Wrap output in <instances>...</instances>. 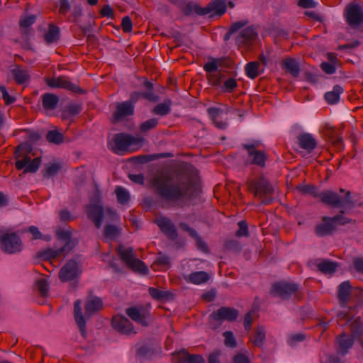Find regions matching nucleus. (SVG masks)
Returning <instances> with one entry per match:
<instances>
[{"label":"nucleus","mask_w":363,"mask_h":363,"mask_svg":"<svg viewBox=\"0 0 363 363\" xmlns=\"http://www.w3.org/2000/svg\"><path fill=\"white\" fill-rule=\"evenodd\" d=\"M150 186L162 199L172 202L189 199L196 190V182L189 177L172 178L164 174L155 175Z\"/></svg>","instance_id":"f257e3e1"},{"label":"nucleus","mask_w":363,"mask_h":363,"mask_svg":"<svg viewBox=\"0 0 363 363\" xmlns=\"http://www.w3.org/2000/svg\"><path fill=\"white\" fill-rule=\"evenodd\" d=\"M85 315L82 313V303L77 300L74 303L73 315L76 325L81 335L85 337L86 335V320L93 313L100 311L103 308V302L98 296H89L85 304Z\"/></svg>","instance_id":"f03ea898"},{"label":"nucleus","mask_w":363,"mask_h":363,"mask_svg":"<svg viewBox=\"0 0 363 363\" xmlns=\"http://www.w3.org/2000/svg\"><path fill=\"white\" fill-rule=\"evenodd\" d=\"M88 217L91 219L99 228L103 222L108 223L118 220V215L109 208H103L101 205L91 202L86 207Z\"/></svg>","instance_id":"7ed1b4c3"},{"label":"nucleus","mask_w":363,"mask_h":363,"mask_svg":"<svg viewBox=\"0 0 363 363\" xmlns=\"http://www.w3.org/2000/svg\"><path fill=\"white\" fill-rule=\"evenodd\" d=\"M57 235L62 246L60 248L54 247L45 250L43 252V256L47 259L65 257L69 254L77 244V241L72 239L71 233L69 231H58Z\"/></svg>","instance_id":"20e7f679"},{"label":"nucleus","mask_w":363,"mask_h":363,"mask_svg":"<svg viewBox=\"0 0 363 363\" xmlns=\"http://www.w3.org/2000/svg\"><path fill=\"white\" fill-rule=\"evenodd\" d=\"M143 140V138L140 137H133L128 134L120 133L113 137L110 145L115 153L121 155L130 149L138 148Z\"/></svg>","instance_id":"39448f33"},{"label":"nucleus","mask_w":363,"mask_h":363,"mask_svg":"<svg viewBox=\"0 0 363 363\" xmlns=\"http://www.w3.org/2000/svg\"><path fill=\"white\" fill-rule=\"evenodd\" d=\"M118 253L121 259L126 264V265L135 272L142 274H147L148 269L146 265L139 259L136 257L133 250L131 247H125L119 246L117 249Z\"/></svg>","instance_id":"423d86ee"},{"label":"nucleus","mask_w":363,"mask_h":363,"mask_svg":"<svg viewBox=\"0 0 363 363\" xmlns=\"http://www.w3.org/2000/svg\"><path fill=\"white\" fill-rule=\"evenodd\" d=\"M0 247L7 254H15L23 249V242L16 233H4L0 236Z\"/></svg>","instance_id":"0eeeda50"},{"label":"nucleus","mask_w":363,"mask_h":363,"mask_svg":"<svg viewBox=\"0 0 363 363\" xmlns=\"http://www.w3.org/2000/svg\"><path fill=\"white\" fill-rule=\"evenodd\" d=\"M249 189L254 192L255 196L262 198V204L267 205L271 203L273 189L268 181L264 179L251 181L249 183Z\"/></svg>","instance_id":"6e6552de"},{"label":"nucleus","mask_w":363,"mask_h":363,"mask_svg":"<svg viewBox=\"0 0 363 363\" xmlns=\"http://www.w3.org/2000/svg\"><path fill=\"white\" fill-rule=\"evenodd\" d=\"M350 220L343 216L339 215L333 218L324 217L321 223L315 228V233L318 236H325L333 232L337 224L344 225Z\"/></svg>","instance_id":"1a4fd4ad"},{"label":"nucleus","mask_w":363,"mask_h":363,"mask_svg":"<svg viewBox=\"0 0 363 363\" xmlns=\"http://www.w3.org/2000/svg\"><path fill=\"white\" fill-rule=\"evenodd\" d=\"M150 304L133 306L126 308L125 313L133 321L147 326L150 316Z\"/></svg>","instance_id":"9d476101"},{"label":"nucleus","mask_w":363,"mask_h":363,"mask_svg":"<svg viewBox=\"0 0 363 363\" xmlns=\"http://www.w3.org/2000/svg\"><path fill=\"white\" fill-rule=\"evenodd\" d=\"M138 94V93H133L129 101L118 103L116 104V110L113 114V119L115 121H121L125 117L133 114L134 104L137 101V99L135 98V96Z\"/></svg>","instance_id":"9b49d317"},{"label":"nucleus","mask_w":363,"mask_h":363,"mask_svg":"<svg viewBox=\"0 0 363 363\" xmlns=\"http://www.w3.org/2000/svg\"><path fill=\"white\" fill-rule=\"evenodd\" d=\"M259 145V142L256 141L252 143L245 144L243 147L247 151L248 158L251 164L264 167L267 156L263 151L257 150Z\"/></svg>","instance_id":"f8f14e48"},{"label":"nucleus","mask_w":363,"mask_h":363,"mask_svg":"<svg viewBox=\"0 0 363 363\" xmlns=\"http://www.w3.org/2000/svg\"><path fill=\"white\" fill-rule=\"evenodd\" d=\"M82 272L79 264L74 260L68 261L60 270L59 278L65 282L77 278Z\"/></svg>","instance_id":"ddd939ff"},{"label":"nucleus","mask_w":363,"mask_h":363,"mask_svg":"<svg viewBox=\"0 0 363 363\" xmlns=\"http://www.w3.org/2000/svg\"><path fill=\"white\" fill-rule=\"evenodd\" d=\"M319 197L322 202L333 206H345L351 202L349 192L341 199L335 192L325 191L320 193Z\"/></svg>","instance_id":"4468645a"},{"label":"nucleus","mask_w":363,"mask_h":363,"mask_svg":"<svg viewBox=\"0 0 363 363\" xmlns=\"http://www.w3.org/2000/svg\"><path fill=\"white\" fill-rule=\"evenodd\" d=\"M239 315L238 310L230 307H221L210 315V319L214 321H235Z\"/></svg>","instance_id":"2eb2a0df"},{"label":"nucleus","mask_w":363,"mask_h":363,"mask_svg":"<svg viewBox=\"0 0 363 363\" xmlns=\"http://www.w3.org/2000/svg\"><path fill=\"white\" fill-rule=\"evenodd\" d=\"M47 85L51 88H62L78 92L79 88L72 83L69 79L65 76H60L58 77H47L45 79Z\"/></svg>","instance_id":"dca6fc26"},{"label":"nucleus","mask_w":363,"mask_h":363,"mask_svg":"<svg viewBox=\"0 0 363 363\" xmlns=\"http://www.w3.org/2000/svg\"><path fill=\"white\" fill-rule=\"evenodd\" d=\"M111 324L116 330L122 334L130 335L136 333L132 323L123 315H118L113 316Z\"/></svg>","instance_id":"f3484780"},{"label":"nucleus","mask_w":363,"mask_h":363,"mask_svg":"<svg viewBox=\"0 0 363 363\" xmlns=\"http://www.w3.org/2000/svg\"><path fill=\"white\" fill-rule=\"evenodd\" d=\"M346 21L352 26H357L363 21V11L357 4H350L346 9Z\"/></svg>","instance_id":"a211bd4d"},{"label":"nucleus","mask_w":363,"mask_h":363,"mask_svg":"<svg viewBox=\"0 0 363 363\" xmlns=\"http://www.w3.org/2000/svg\"><path fill=\"white\" fill-rule=\"evenodd\" d=\"M298 292H299L298 286L294 282L281 281L272 286V293L277 295H291Z\"/></svg>","instance_id":"6ab92c4d"},{"label":"nucleus","mask_w":363,"mask_h":363,"mask_svg":"<svg viewBox=\"0 0 363 363\" xmlns=\"http://www.w3.org/2000/svg\"><path fill=\"white\" fill-rule=\"evenodd\" d=\"M40 159L36 157L33 160L29 156H24L22 159L18 160L16 162V167L18 169L25 168L24 172H35L40 166Z\"/></svg>","instance_id":"aec40b11"},{"label":"nucleus","mask_w":363,"mask_h":363,"mask_svg":"<svg viewBox=\"0 0 363 363\" xmlns=\"http://www.w3.org/2000/svg\"><path fill=\"white\" fill-rule=\"evenodd\" d=\"M257 32L253 27H247L243 29L236 36V43L238 45H248L257 38Z\"/></svg>","instance_id":"412c9836"},{"label":"nucleus","mask_w":363,"mask_h":363,"mask_svg":"<svg viewBox=\"0 0 363 363\" xmlns=\"http://www.w3.org/2000/svg\"><path fill=\"white\" fill-rule=\"evenodd\" d=\"M155 223L160 227L161 230L171 238H175L177 230L172 221L163 216H160L155 220Z\"/></svg>","instance_id":"4be33fe9"},{"label":"nucleus","mask_w":363,"mask_h":363,"mask_svg":"<svg viewBox=\"0 0 363 363\" xmlns=\"http://www.w3.org/2000/svg\"><path fill=\"white\" fill-rule=\"evenodd\" d=\"M228 111V107H225L224 108L211 107L208 108V113L211 118L213 121V123L216 125V126L220 129H225L228 125L226 122L219 121L220 115L223 113H226Z\"/></svg>","instance_id":"5701e85b"},{"label":"nucleus","mask_w":363,"mask_h":363,"mask_svg":"<svg viewBox=\"0 0 363 363\" xmlns=\"http://www.w3.org/2000/svg\"><path fill=\"white\" fill-rule=\"evenodd\" d=\"M299 146L307 150L308 152L313 151L317 145L315 139L310 133H303L298 138Z\"/></svg>","instance_id":"b1692460"},{"label":"nucleus","mask_w":363,"mask_h":363,"mask_svg":"<svg viewBox=\"0 0 363 363\" xmlns=\"http://www.w3.org/2000/svg\"><path fill=\"white\" fill-rule=\"evenodd\" d=\"M315 264L318 270L325 274H333L338 267L337 262L328 259H318L315 261Z\"/></svg>","instance_id":"393cba45"},{"label":"nucleus","mask_w":363,"mask_h":363,"mask_svg":"<svg viewBox=\"0 0 363 363\" xmlns=\"http://www.w3.org/2000/svg\"><path fill=\"white\" fill-rule=\"evenodd\" d=\"M210 274L203 271L191 272L186 277V280L194 284H202L210 279Z\"/></svg>","instance_id":"a878e982"},{"label":"nucleus","mask_w":363,"mask_h":363,"mask_svg":"<svg viewBox=\"0 0 363 363\" xmlns=\"http://www.w3.org/2000/svg\"><path fill=\"white\" fill-rule=\"evenodd\" d=\"M226 11V6L224 2L217 1L213 4H209L203 12V14L210 13L211 16H221Z\"/></svg>","instance_id":"bb28decb"},{"label":"nucleus","mask_w":363,"mask_h":363,"mask_svg":"<svg viewBox=\"0 0 363 363\" xmlns=\"http://www.w3.org/2000/svg\"><path fill=\"white\" fill-rule=\"evenodd\" d=\"M281 67L292 76L296 77L299 74V66L296 60L293 58H286L281 61Z\"/></svg>","instance_id":"cd10ccee"},{"label":"nucleus","mask_w":363,"mask_h":363,"mask_svg":"<svg viewBox=\"0 0 363 363\" xmlns=\"http://www.w3.org/2000/svg\"><path fill=\"white\" fill-rule=\"evenodd\" d=\"M42 103L45 110H53L59 102L57 96L53 94L46 93L42 95Z\"/></svg>","instance_id":"c85d7f7f"},{"label":"nucleus","mask_w":363,"mask_h":363,"mask_svg":"<svg viewBox=\"0 0 363 363\" xmlns=\"http://www.w3.org/2000/svg\"><path fill=\"white\" fill-rule=\"evenodd\" d=\"M343 89L339 86L335 85L331 91H328L325 94V99L330 104H334L339 101L340 96L342 93Z\"/></svg>","instance_id":"c756f323"},{"label":"nucleus","mask_w":363,"mask_h":363,"mask_svg":"<svg viewBox=\"0 0 363 363\" xmlns=\"http://www.w3.org/2000/svg\"><path fill=\"white\" fill-rule=\"evenodd\" d=\"M60 36L59 28L54 25L49 26L48 32L45 35V40L47 43L50 44L56 42Z\"/></svg>","instance_id":"7c9ffc66"},{"label":"nucleus","mask_w":363,"mask_h":363,"mask_svg":"<svg viewBox=\"0 0 363 363\" xmlns=\"http://www.w3.org/2000/svg\"><path fill=\"white\" fill-rule=\"evenodd\" d=\"M13 76L14 77V79L18 84H25L26 83L30 78V76L27 72V70L21 69V68H16L12 70Z\"/></svg>","instance_id":"2f4dec72"},{"label":"nucleus","mask_w":363,"mask_h":363,"mask_svg":"<svg viewBox=\"0 0 363 363\" xmlns=\"http://www.w3.org/2000/svg\"><path fill=\"white\" fill-rule=\"evenodd\" d=\"M115 193L119 203L122 205H125L128 203L130 196L129 191L126 189L122 186H117L116 188Z\"/></svg>","instance_id":"473e14b6"},{"label":"nucleus","mask_w":363,"mask_h":363,"mask_svg":"<svg viewBox=\"0 0 363 363\" xmlns=\"http://www.w3.org/2000/svg\"><path fill=\"white\" fill-rule=\"evenodd\" d=\"M171 101L167 99L164 102L157 104L154 109L152 113L159 116H165L170 112Z\"/></svg>","instance_id":"72a5a7b5"},{"label":"nucleus","mask_w":363,"mask_h":363,"mask_svg":"<svg viewBox=\"0 0 363 363\" xmlns=\"http://www.w3.org/2000/svg\"><path fill=\"white\" fill-rule=\"evenodd\" d=\"M339 352L345 354L353 345V339L345 335H340L338 338Z\"/></svg>","instance_id":"f704fd0d"},{"label":"nucleus","mask_w":363,"mask_h":363,"mask_svg":"<svg viewBox=\"0 0 363 363\" xmlns=\"http://www.w3.org/2000/svg\"><path fill=\"white\" fill-rule=\"evenodd\" d=\"M357 289H354L349 281L342 282L337 287V295H350L357 294Z\"/></svg>","instance_id":"c9c22d12"},{"label":"nucleus","mask_w":363,"mask_h":363,"mask_svg":"<svg viewBox=\"0 0 363 363\" xmlns=\"http://www.w3.org/2000/svg\"><path fill=\"white\" fill-rule=\"evenodd\" d=\"M259 64L257 62H251L245 65V72L247 76L250 79L256 78L259 74Z\"/></svg>","instance_id":"e433bc0d"},{"label":"nucleus","mask_w":363,"mask_h":363,"mask_svg":"<svg viewBox=\"0 0 363 363\" xmlns=\"http://www.w3.org/2000/svg\"><path fill=\"white\" fill-rule=\"evenodd\" d=\"M265 339V331L262 327H259L250 340L254 345L261 347Z\"/></svg>","instance_id":"4c0bfd02"},{"label":"nucleus","mask_w":363,"mask_h":363,"mask_svg":"<svg viewBox=\"0 0 363 363\" xmlns=\"http://www.w3.org/2000/svg\"><path fill=\"white\" fill-rule=\"evenodd\" d=\"M120 234V230L115 225H107L104 228V237L107 240L116 238Z\"/></svg>","instance_id":"58836bf2"},{"label":"nucleus","mask_w":363,"mask_h":363,"mask_svg":"<svg viewBox=\"0 0 363 363\" xmlns=\"http://www.w3.org/2000/svg\"><path fill=\"white\" fill-rule=\"evenodd\" d=\"M238 87V83L235 79L229 77L223 80L221 91L231 93Z\"/></svg>","instance_id":"ea45409f"},{"label":"nucleus","mask_w":363,"mask_h":363,"mask_svg":"<svg viewBox=\"0 0 363 363\" xmlns=\"http://www.w3.org/2000/svg\"><path fill=\"white\" fill-rule=\"evenodd\" d=\"M257 309L252 308L248 313L245 314L244 318V326L246 330L249 331L251 328L252 323L256 318Z\"/></svg>","instance_id":"a19ab883"},{"label":"nucleus","mask_w":363,"mask_h":363,"mask_svg":"<svg viewBox=\"0 0 363 363\" xmlns=\"http://www.w3.org/2000/svg\"><path fill=\"white\" fill-rule=\"evenodd\" d=\"M47 139L50 143L55 144H60L64 140L63 135L57 130H50L47 134Z\"/></svg>","instance_id":"79ce46f5"},{"label":"nucleus","mask_w":363,"mask_h":363,"mask_svg":"<svg viewBox=\"0 0 363 363\" xmlns=\"http://www.w3.org/2000/svg\"><path fill=\"white\" fill-rule=\"evenodd\" d=\"M180 228L182 230L188 232L190 236H191L193 238L196 239L197 240V242H198V245H199V247H201L202 246L205 247V244L201 242L200 238L199 237V235L195 230L190 228L187 224L183 223H180Z\"/></svg>","instance_id":"37998d69"},{"label":"nucleus","mask_w":363,"mask_h":363,"mask_svg":"<svg viewBox=\"0 0 363 363\" xmlns=\"http://www.w3.org/2000/svg\"><path fill=\"white\" fill-rule=\"evenodd\" d=\"M61 169V165L59 163H50L47 165L45 169V177H53L56 175Z\"/></svg>","instance_id":"c03bdc74"},{"label":"nucleus","mask_w":363,"mask_h":363,"mask_svg":"<svg viewBox=\"0 0 363 363\" xmlns=\"http://www.w3.org/2000/svg\"><path fill=\"white\" fill-rule=\"evenodd\" d=\"M36 20L35 15L23 16L20 19V26L21 29H26L33 25Z\"/></svg>","instance_id":"a18cd8bd"},{"label":"nucleus","mask_w":363,"mask_h":363,"mask_svg":"<svg viewBox=\"0 0 363 363\" xmlns=\"http://www.w3.org/2000/svg\"><path fill=\"white\" fill-rule=\"evenodd\" d=\"M35 286L42 295H45L49 291V284L48 280L45 278L37 280Z\"/></svg>","instance_id":"49530a36"},{"label":"nucleus","mask_w":363,"mask_h":363,"mask_svg":"<svg viewBox=\"0 0 363 363\" xmlns=\"http://www.w3.org/2000/svg\"><path fill=\"white\" fill-rule=\"evenodd\" d=\"M157 123L158 120L157 118L149 119L140 124V130L143 132H146L156 127Z\"/></svg>","instance_id":"de8ad7c7"},{"label":"nucleus","mask_w":363,"mask_h":363,"mask_svg":"<svg viewBox=\"0 0 363 363\" xmlns=\"http://www.w3.org/2000/svg\"><path fill=\"white\" fill-rule=\"evenodd\" d=\"M209 81L211 85L216 86L217 89L221 91V86H223V81L220 74L211 75L209 77Z\"/></svg>","instance_id":"09e8293b"},{"label":"nucleus","mask_w":363,"mask_h":363,"mask_svg":"<svg viewBox=\"0 0 363 363\" xmlns=\"http://www.w3.org/2000/svg\"><path fill=\"white\" fill-rule=\"evenodd\" d=\"M225 337V345L227 347H235L236 346V341L231 331H226L223 333Z\"/></svg>","instance_id":"8fccbe9b"},{"label":"nucleus","mask_w":363,"mask_h":363,"mask_svg":"<svg viewBox=\"0 0 363 363\" xmlns=\"http://www.w3.org/2000/svg\"><path fill=\"white\" fill-rule=\"evenodd\" d=\"M121 26L124 32H130L133 28L131 19L128 16L123 17L121 22Z\"/></svg>","instance_id":"3c124183"},{"label":"nucleus","mask_w":363,"mask_h":363,"mask_svg":"<svg viewBox=\"0 0 363 363\" xmlns=\"http://www.w3.org/2000/svg\"><path fill=\"white\" fill-rule=\"evenodd\" d=\"M239 229L236 232L238 237L247 236L248 235L247 226L245 221L242 220L238 223Z\"/></svg>","instance_id":"603ef678"},{"label":"nucleus","mask_w":363,"mask_h":363,"mask_svg":"<svg viewBox=\"0 0 363 363\" xmlns=\"http://www.w3.org/2000/svg\"><path fill=\"white\" fill-rule=\"evenodd\" d=\"M139 94L135 96V98L140 99V97H143L145 99H148L151 101H155L157 100V97L151 91H147V92H138Z\"/></svg>","instance_id":"864d4df0"},{"label":"nucleus","mask_w":363,"mask_h":363,"mask_svg":"<svg viewBox=\"0 0 363 363\" xmlns=\"http://www.w3.org/2000/svg\"><path fill=\"white\" fill-rule=\"evenodd\" d=\"M320 66L322 69L327 74H331L335 72V67L333 64L323 62Z\"/></svg>","instance_id":"5fc2aeb1"},{"label":"nucleus","mask_w":363,"mask_h":363,"mask_svg":"<svg viewBox=\"0 0 363 363\" xmlns=\"http://www.w3.org/2000/svg\"><path fill=\"white\" fill-rule=\"evenodd\" d=\"M187 361L189 363H205L204 359L199 354H188Z\"/></svg>","instance_id":"6e6d98bb"},{"label":"nucleus","mask_w":363,"mask_h":363,"mask_svg":"<svg viewBox=\"0 0 363 363\" xmlns=\"http://www.w3.org/2000/svg\"><path fill=\"white\" fill-rule=\"evenodd\" d=\"M0 89L2 92L3 99H4L6 104H11L15 101V99L9 94L5 86H0Z\"/></svg>","instance_id":"4d7b16f0"},{"label":"nucleus","mask_w":363,"mask_h":363,"mask_svg":"<svg viewBox=\"0 0 363 363\" xmlns=\"http://www.w3.org/2000/svg\"><path fill=\"white\" fill-rule=\"evenodd\" d=\"M71 9L70 5L67 0H60V12L66 14Z\"/></svg>","instance_id":"13d9d810"},{"label":"nucleus","mask_w":363,"mask_h":363,"mask_svg":"<svg viewBox=\"0 0 363 363\" xmlns=\"http://www.w3.org/2000/svg\"><path fill=\"white\" fill-rule=\"evenodd\" d=\"M28 231L33 235V239L43 238V235L39 231L38 228L35 226H30L28 229Z\"/></svg>","instance_id":"bf43d9fd"},{"label":"nucleus","mask_w":363,"mask_h":363,"mask_svg":"<svg viewBox=\"0 0 363 363\" xmlns=\"http://www.w3.org/2000/svg\"><path fill=\"white\" fill-rule=\"evenodd\" d=\"M298 6L303 8H314L316 3L313 0H299Z\"/></svg>","instance_id":"052dcab7"},{"label":"nucleus","mask_w":363,"mask_h":363,"mask_svg":"<svg viewBox=\"0 0 363 363\" xmlns=\"http://www.w3.org/2000/svg\"><path fill=\"white\" fill-rule=\"evenodd\" d=\"M101 14L108 18L113 17V11L109 5L104 6L101 10Z\"/></svg>","instance_id":"680f3d73"},{"label":"nucleus","mask_w":363,"mask_h":363,"mask_svg":"<svg viewBox=\"0 0 363 363\" xmlns=\"http://www.w3.org/2000/svg\"><path fill=\"white\" fill-rule=\"evenodd\" d=\"M72 13L74 17V20H76L77 18L81 16L82 15V8L80 4H75L72 8Z\"/></svg>","instance_id":"e2e57ef3"},{"label":"nucleus","mask_w":363,"mask_h":363,"mask_svg":"<svg viewBox=\"0 0 363 363\" xmlns=\"http://www.w3.org/2000/svg\"><path fill=\"white\" fill-rule=\"evenodd\" d=\"M304 340V335L302 334H296L291 335L289 340L288 342L289 345H292L296 342H301Z\"/></svg>","instance_id":"0e129e2a"},{"label":"nucleus","mask_w":363,"mask_h":363,"mask_svg":"<svg viewBox=\"0 0 363 363\" xmlns=\"http://www.w3.org/2000/svg\"><path fill=\"white\" fill-rule=\"evenodd\" d=\"M354 267L357 272L363 274V259H355L354 260Z\"/></svg>","instance_id":"69168bd1"},{"label":"nucleus","mask_w":363,"mask_h":363,"mask_svg":"<svg viewBox=\"0 0 363 363\" xmlns=\"http://www.w3.org/2000/svg\"><path fill=\"white\" fill-rule=\"evenodd\" d=\"M218 65L216 62H208L205 64L204 69L208 72H212L216 71Z\"/></svg>","instance_id":"338daca9"},{"label":"nucleus","mask_w":363,"mask_h":363,"mask_svg":"<svg viewBox=\"0 0 363 363\" xmlns=\"http://www.w3.org/2000/svg\"><path fill=\"white\" fill-rule=\"evenodd\" d=\"M234 363H248V359L244 354H237L234 357Z\"/></svg>","instance_id":"774afa93"}]
</instances>
